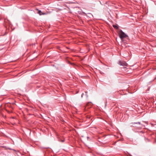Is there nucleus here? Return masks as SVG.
I'll use <instances>...</instances> for the list:
<instances>
[{
    "mask_svg": "<svg viewBox=\"0 0 156 156\" xmlns=\"http://www.w3.org/2000/svg\"><path fill=\"white\" fill-rule=\"evenodd\" d=\"M117 32L122 41H123L124 38L128 37V35L123 32L122 30H119Z\"/></svg>",
    "mask_w": 156,
    "mask_h": 156,
    "instance_id": "1",
    "label": "nucleus"
},
{
    "mask_svg": "<svg viewBox=\"0 0 156 156\" xmlns=\"http://www.w3.org/2000/svg\"><path fill=\"white\" fill-rule=\"evenodd\" d=\"M64 141V140H61V142H63Z\"/></svg>",
    "mask_w": 156,
    "mask_h": 156,
    "instance_id": "7",
    "label": "nucleus"
},
{
    "mask_svg": "<svg viewBox=\"0 0 156 156\" xmlns=\"http://www.w3.org/2000/svg\"><path fill=\"white\" fill-rule=\"evenodd\" d=\"M83 94L82 95H81V97L82 98L83 97Z\"/></svg>",
    "mask_w": 156,
    "mask_h": 156,
    "instance_id": "5",
    "label": "nucleus"
},
{
    "mask_svg": "<svg viewBox=\"0 0 156 156\" xmlns=\"http://www.w3.org/2000/svg\"><path fill=\"white\" fill-rule=\"evenodd\" d=\"M118 64L120 66H127V64L124 61H119L118 62Z\"/></svg>",
    "mask_w": 156,
    "mask_h": 156,
    "instance_id": "2",
    "label": "nucleus"
},
{
    "mask_svg": "<svg viewBox=\"0 0 156 156\" xmlns=\"http://www.w3.org/2000/svg\"><path fill=\"white\" fill-rule=\"evenodd\" d=\"M136 123V124L138 123V124H140V122H138Z\"/></svg>",
    "mask_w": 156,
    "mask_h": 156,
    "instance_id": "6",
    "label": "nucleus"
},
{
    "mask_svg": "<svg viewBox=\"0 0 156 156\" xmlns=\"http://www.w3.org/2000/svg\"><path fill=\"white\" fill-rule=\"evenodd\" d=\"M38 13L41 15L45 14L44 13H43L41 10H38Z\"/></svg>",
    "mask_w": 156,
    "mask_h": 156,
    "instance_id": "3",
    "label": "nucleus"
},
{
    "mask_svg": "<svg viewBox=\"0 0 156 156\" xmlns=\"http://www.w3.org/2000/svg\"><path fill=\"white\" fill-rule=\"evenodd\" d=\"M113 27L116 29H118L119 27L117 25H113Z\"/></svg>",
    "mask_w": 156,
    "mask_h": 156,
    "instance_id": "4",
    "label": "nucleus"
}]
</instances>
